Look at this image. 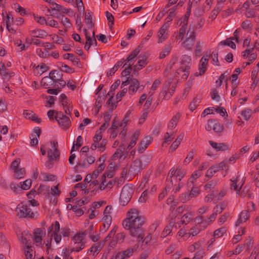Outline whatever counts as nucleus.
Segmentation results:
<instances>
[{"mask_svg":"<svg viewBox=\"0 0 259 259\" xmlns=\"http://www.w3.org/2000/svg\"><path fill=\"white\" fill-rule=\"evenodd\" d=\"M145 221L144 217L139 214L138 209L132 208L127 211L126 218L122 221V226L125 229L130 231L132 236L139 239L140 242L144 237V230L142 227Z\"/></svg>","mask_w":259,"mask_h":259,"instance_id":"obj_1","label":"nucleus"},{"mask_svg":"<svg viewBox=\"0 0 259 259\" xmlns=\"http://www.w3.org/2000/svg\"><path fill=\"white\" fill-rule=\"evenodd\" d=\"M49 233L51 232V237H54L55 241L57 243L60 242L62 238L61 235L64 237H67L70 234V229L68 228H62L60 234H59L60 228L59 223L58 221H56L54 224H52L51 226L49 228Z\"/></svg>","mask_w":259,"mask_h":259,"instance_id":"obj_2","label":"nucleus"},{"mask_svg":"<svg viewBox=\"0 0 259 259\" xmlns=\"http://www.w3.org/2000/svg\"><path fill=\"white\" fill-rule=\"evenodd\" d=\"M87 235V232L84 231L82 233H76L73 237L72 240L75 246L71 249V252H78L83 249L85 246V241L84 238Z\"/></svg>","mask_w":259,"mask_h":259,"instance_id":"obj_3","label":"nucleus"},{"mask_svg":"<svg viewBox=\"0 0 259 259\" xmlns=\"http://www.w3.org/2000/svg\"><path fill=\"white\" fill-rule=\"evenodd\" d=\"M55 119L59 126L63 130H68L71 125V121L69 117L64 115L61 111L56 113Z\"/></svg>","mask_w":259,"mask_h":259,"instance_id":"obj_4","label":"nucleus"},{"mask_svg":"<svg viewBox=\"0 0 259 259\" xmlns=\"http://www.w3.org/2000/svg\"><path fill=\"white\" fill-rule=\"evenodd\" d=\"M19 211L18 212V215L20 218H31L32 219L34 217V213L32 211L30 205L21 203L19 205Z\"/></svg>","mask_w":259,"mask_h":259,"instance_id":"obj_5","label":"nucleus"},{"mask_svg":"<svg viewBox=\"0 0 259 259\" xmlns=\"http://www.w3.org/2000/svg\"><path fill=\"white\" fill-rule=\"evenodd\" d=\"M132 190L130 186H124L121 190L120 197V204L122 206H125L130 202L132 196Z\"/></svg>","mask_w":259,"mask_h":259,"instance_id":"obj_6","label":"nucleus"},{"mask_svg":"<svg viewBox=\"0 0 259 259\" xmlns=\"http://www.w3.org/2000/svg\"><path fill=\"white\" fill-rule=\"evenodd\" d=\"M187 37L183 42V45L187 50H191L195 41L196 35L194 28H191V25L187 33Z\"/></svg>","mask_w":259,"mask_h":259,"instance_id":"obj_7","label":"nucleus"},{"mask_svg":"<svg viewBox=\"0 0 259 259\" xmlns=\"http://www.w3.org/2000/svg\"><path fill=\"white\" fill-rule=\"evenodd\" d=\"M208 61V56H203L200 60L199 65V72H196L195 75L196 76L203 75L206 70V66Z\"/></svg>","mask_w":259,"mask_h":259,"instance_id":"obj_8","label":"nucleus"},{"mask_svg":"<svg viewBox=\"0 0 259 259\" xmlns=\"http://www.w3.org/2000/svg\"><path fill=\"white\" fill-rule=\"evenodd\" d=\"M0 74L4 80L8 81L11 77L14 75V73L10 72L6 68L5 64L0 62Z\"/></svg>","mask_w":259,"mask_h":259,"instance_id":"obj_9","label":"nucleus"},{"mask_svg":"<svg viewBox=\"0 0 259 259\" xmlns=\"http://www.w3.org/2000/svg\"><path fill=\"white\" fill-rule=\"evenodd\" d=\"M171 82V81H167V84L165 88L163 87L162 91L161 92V94H162L164 98L166 99H169L172 96L175 91V87L174 86L171 87L170 91L168 92L166 91L170 86Z\"/></svg>","mask_w":259,"mask_h":259,"instance_id":"obj_10","label":"nucleus"},{"mask_svg":"<svg viewBox=\"0 0 259 259\" xmlns=\"http://www.w3.org/2000/svg\"><path fill=\"white\" fill-rule=\"evenodd\" d=\"M140 88V86L139 80L136 78H131V83L128 88L129 94L131 95L135 94Z\"/></svg>","mask_w":259,"mask_h":259,"instance_id":"obj_11","label":"nucleus"},{"mask_svg":"<svg viewBox=\"0 0 259 259\" xmlns=\"http://www.w3.org/2000/svg\"><path fill=\"white\" fill-rule=\"evenodd\" d=\"M181 116V114L178 112L172 116L168 124V129L169 130H172L177 126Z\"/></svg>","mask_w":259,"mask_h":259,"instance_id":"obj_12","label":"nucleus"},{"mask_svg":"<svg viewBox=\"0 0 259 259\" xmlns=\"http://www.w3.org/2000/svg\"><path fill=\"white\" fill-rule=\"evenodd\" d=\"M144 168L143 167L141 161L138 159L135 160L131 166V171H133L134 173L138 174Z\"/></svg>","mask_w":259,"mask_h":259,"instance_id":"obj_13","label":"nucleus"},{"mask_svg":"<svg viewBox=\"0 0 259 259\" xmlns=\"http://www.w3.org/2000/svg\"><path fill=\"white\" fill-rule=\"evenodd\" d=\"M168 26L165 24L163 25L159 30L157 36L158 38V43H161L164 41L167 38L165 34L166 30L167 29Z\"/></svg>","mask_w":259,"mask_h":259,"instance_id":"obj_14","label":"nucleus"},{"mask_svg":"<svg viewBox=\"0 0 259 259\" xmlns=\"http://www.w3.org/2000/svg\"><path fill=\"white\" fill-rule=\"evenodd\" d=\"M56 83V82H54V80L50 75L44 77L41 81V85L45 89H48L51 86L54 87L55 84Z\"/></svg>","mask_w":259,"mask_h":259,"instance_id":"obj_15","label":"nucleus"},{"mask_svg":"<svg viewBox=\"0 0 259 259\" xmlns=\"http://www.w3.org/2000/svg\"><path fill=\"white\" fill-rule=\"evenodd\" d=\"M48 159L50 160H59L60 158V152L58 148L55 149H49L48 151Z\"/></svg>","mask_w":259,"mask_h":259,"instance_id":"obj_16","label":"nucleus"},{"mask_svg":"<svg viewBox=\"0 0 259 259\" xmlns=\"http://www.w3.org/2000/svg\"><path fill=\"white\" fill-rule=\"evenodd\" d=\"M134 249L133 248H129L120 252L117 253L118 257L120 259H127L133 255Z\"/></svg>","mask_w":259,"mask_h":259,"instance_id":"obj_17","label":"nucleus"},{"mask_svg":"<svg viewBox=\"0 0 259 259\" xmlns=\"http://www.w3.org/2000/svg\"><path fill=\"white\" fill-rule=\"evenodd\" d=\"M124 144L125 141H122L121 142V145L119 146V148L117 149L116 151L112 155V158L113 159H116L118 158L121 159L122 158L123 155L124 151L125 150Z\"/></svg>","mask_w":259,"mask_h":259,"instance_id":"obj_18","label":"nucleus"},{"mask_svg":"<svg viewBox=\"0 0 259 259\" xmlns=\"http://www.w3.org/2000/svg\"><path fill=\"white\" fill-rule=\"evenodd\" d=\"M102 220L103 222V228H101V231L105 232L108 229L111 224L112 217L111 216H104Z\"/></svg>","mask_w":259,"mask_h":259,"instance_id":"obj_19","label":"nucleus"},{"mask_svg":"<svg viewBox=\"0 0 259 259\" xmlns=\"http://www.w3.org/2000/svg\"><path fill=\"white\" fill-rule=\"evenodd\" d=\"M23 114L25 116L26 118L31 119L36 123H40L41 121V119L36 117L35 114L31 111L24 110Z\"/></svg>","mask_w":259,"mask_h":259,"instance_id":"obj_20","label":"nucleus"},{"mask_svg":"<svg viewBox=\"0 0 259 259\" xmlns=\"http://www.w3.org/2000/svg\"><path fill=\"white\" fill-rule=\"evenodd\" d=\"M181 64L185 66L184 68H187V69H190L191 66V58L190 56L184 55L182 56L180 61Z\"/></svg>","mask_w":259,"mask_h":259,"instance_id":"obj_21","label":"nucleus"},{"mask_svg":"<svg viewBox=\"0 0 259 259\" xmlns=\"http://www.w3.org/2000/svg\"><path fill=\"white\" fill-rule=\"evenodd\" d=\"M42 232L40 229H36L34 232L33 240L36 243L37 246L41 245Z\"/></svg>","mask_w":259,"mask_h":259,"instance_id":"obj_22","label":"nucleus"},{"mask_svg":"<svg viewBox=\"0 0 259 259\" xmlns=\"http://www.w3.org/2000/svg\"><path fill=\"white\" fill-rule=\"evenodd\" d=\"M50 76L54 80V82L57 83L58 80L62 78L63 74L61 71L54 70L50 72Z\"/></svg>","mask_w":259,"mask_h":259,"instance_id":"obj_23","label":"nucleus"},{"mask_svg":"<svg viewBox=\"0 0 259 259\" xmlns=\"http://www.w3.org/2000/svg\"><path fill=\"white\" fill-rule=\"evenodd\" d=\"M147 64V58L145 56H143L142 59L138 61L136 65L134 66L133 69L134 71L141 70L143 67H145Z\"/></svg>","mask_w":259,"mask_h":259,"instance_id":"obj_24","label":"nucleus"},{"mask_svg":"<svg viewBox=\"0 0 259 259\" xmlns=\"http://www.w3.org/2000/svg\"><path fill=\"white\" fill-rule=\"evenodd\" d=\"M31 34L34 37H39L44 38L47 36L48 34L46 31L41 29L33 30L31 31Z\"/></svg>","mask_w":259,"mask_h":259,"instance_id":"obj_25","label":"nucleus"},{"mask_svg":"<svg viewBox=\"0 0 259 259\" xmlns=\"http://www.w3.org/2000/svg\"><path fill=\"white\" fill-rule=\"evenodd\" d=\"M238 181V177H233L231 179V189L232 190H234L237 191H240L241 189L243 184L239 187L238 185H237V182Z\"/></svg>","mask_w":259,"mask_h":259,"instance_id":"obj_26","label":"nucleus"},{"mask_svg":"<svg viewBox=\"0 0 259 259\" xmlns=\"http://www.w3.org/2000/svg\"><path fill=\"white\" fill-rule=\"evenodd\" d=\"M227 205L228 202L226 201H223L214 207L213 211L216 212L218 214H220L225 209Z\"/></svg>","mask_w":259,"mask_h":259,"instance_id":"obj_27","label":"nucleus"},{"mask_svg":"<svg viewBox=\"0 0 259 259\" xmlns=\"http://www.w3.org/2000/svg\"><path fill=\"white\" fill-rule=\"evenodd\" d=\"M31 235L30 234H25L24 235V234H22V237L21 239V241L22 243L24 244L27 248V249H30V247H32L30 245V243H29V241H30Z\"/></svg>","mask_w":259,"mask_h":259,"instance_id":"obj_28","label":"nucleus"},{"mask_svg":"<svg viewBox=\"0 0 259 259\" xmlns=\"http://www.w3.org/2000/svg\"><path fill=\"white\" fill-rule=\"evenodd\" d=\"M151 159H152V156L151 155H150V154L143 155L142 156L141 159H140V160L141 161V162L142 164L143 167H144L145 168L146 167H147L148 165V164L150 163V161H151Z\"/></svg>","mask_w":259,"mask_h":259,"instance_id":"obj_29","label":"nucleus"},{"mask_svg":"<svg viewBox=\"0 0 259 259\" xmlns=\"http://www.w3.org/2000/svg\"><path fill=\"white\" fill-rule=\"evenodd\" d=\"M175 136V133L174 132H166L164 135V141L162 143V146H164L165 144H168L170 142Z\"/></svg>","mask_w":259,"mask_h":259,"instance_id":"obj_30","label":"nucleus"},{"mask_svg":"<svg viewBox=\"0 0 259 259\" xmlns=\"http://www.w3.org/2000/svg\"><path fill=\"white\" fill-rule=\"evenodd\" d=\"M201 100V98L200 97H195L192 102L191 103V104L189 105V108L191 111H193L195 110L197 106L199 105V103H200Z\"/></svg>","mask_w":259,"mask_h":259,"instance_id":"obj_31","label":"nucleus"},{"mask_svg":"<svg viewBox=\"0 0 259 259\" xmlns=\"http://www.w3.org/2000/svg\"><path fill=\"white\" fill-rule=\"evenodd\" d=\"M182 72L184 73L181 77L184 80L187 79L190 74V69H187V68H184V67H181L177 70L176 73L180 74Z\"/></svg>","mask_w":259,"mask_h":259,"instance_id":"obj_32","label":"nucleus"},{"mask_svg":"<svg viewBox=\"0 0 259 259\" xmlns=\"http://www.w3.org/2000/svg\"><path fill=\"white\" fill-rule=\"evenodd\" d=\"M140 51V46L135 49L133 52L128 56L127 59L125 60L126 61L130 64L132 63V61L137 56Z\"/></svg>","mask_w":259,"mask_h":259,"instance_id":"obj_33","label":"nucleus"},{"mask_svg":"<svg viewBox=\"0 0 259 259\" xmlns=\"http://www.w3.org/2000/svg\"><path fill=\"white\" fill-rule=\"evenodd\" d=\"M171 47L169 45L165 46L163 50L160 52L159 58L161 59L167 56L170 52Z\"/></svg>","mask_w":259,"mask_h":259,"instance_id":"obj_34","label":"nucleus"},{"mask_svg":"<svg viewBox=\"0 0 259 259\" xmlns=\"http://www.w3.org/2000/svg\"><path fill=\"white\" fill-rule=\"evenodd\" d=\"M85 156L86 157L85 159L83 161V162L81 163H79L78 164L81 165L82 167H84L86 166L85 161L89 164H92L94 163L95 161V158L91 155H89L88 154H85Z\"/></svg>","mask_w":259,"mask_h":259,"instance_id":"obj_35","label":"nucleus"},{"mask_svg":"<svg viewBox=\"0 0 259 259\" xmlns=\"http://www.w3.org/2000/svg\"><path fill=\"white\" fill-rule=\"evenodd\" d=\"M55 7L52 8L53 10H56L58 12H60L62 13H65L66 14H68L71 10L70 9H67L64 7L60 5H59L57 3L55 4Z\"/></svg>","mask_w":259,"mask_h":259,"instance_id":"obj_36","label":"nucleus"},{"mask_svg":"<svg viewBox=\"0 0 259 259\" xmlns=\"http://www.w3.org/2000/svg\"><path fill=\"white\" fill-rule=\"evenodd\" d=\"M14 171L15 172V178L18 179L24 178L25 175V170L23 168H19L14 170Z\"/></svg>","mask_w":259,"mask_h":259,"instance_id":"obj_37","label":"nucleus"},{"mask_svg":"<svg viewBox=\"0 0 259 259\" xmlns=\"http://www.w3.org/2000/svg\"><path fill=\"white\" fill-rule=\"evenodd\" d=\"M232 39H233V38H231V37L227 38L225 40L221 41L219 43V45L228 46L231 48L235 49L236 48V45L232 41Z\"/></svg>","mask_w":259,"mask_h":259,"instance_id":"obj_38","label":"nucleus"},{"mask_svg":"<svg viewBox=\"0 0 259 259\" xmlns=\"http://www.w3.org/2000/svg\"><path fill=\"white\" fill-rule=\"evenodd\" d=\"M105 167V164L102 163L99 164L98 168L96 169L92 173L93 178L96 179L100 173H101L104 169Z\"/></svg>","mask_w":259,"mask_h":259,"instance_id":"obj_39","label":"nucleus"},{"mask_svg":"<svg viewBox=\"0 0 259 259\" xmlns=\"http://www.w3.org/2000/svg\"><path fill=\"white\" fill-rule=\"evenodd\" d=\"M84 33L85 35V38L87 39V44H89L90 45H93L94 44H97V40L94 36L95 32L94 31L93 32V37L91 38L90 36L88 35L87 30L86 29H84Z\"/></svg>","mask_w":259,"mask_h":259,"instance_id":"obj_40","label":"nucleus"},{"mask_svg":"<svg viewBox=\"0 0 259 259\" xmlns=\"http://www.w3.org/2000/svg\"><path fill=\"white\" fill-rule=\"evenodd\" d=\"M64 58L71 61L73 63L78 64L80 61L79 59L75 57L73 54L67 53L64 55Z\"/></svg>","mask_w":259,"mask_h":259,"instance_id":"obj_41","label":"nucleus"},{"mask_svg":"<svg viewBox=\"0 0 259 259\" xmlns=\"http://www.w3.org/2000/svg\"><path fill=\"white\" fill-rule=\"evenodd\" d=\"M212 129L214 132L218 133L219 135H220V134L224 130V126L223 124L216 122L213 124Z\"/></svg>","mask_w":259,"mask_h":259,"instance_id":"obj_42","label":"nucleus"},{"mask_svg":"<svg viewBox=\"0 0 259 259\" xmlns=\"http://www.w3.org/2000/svg\"><path fill=\"white\" fill-rule=\"evenodd\" d=\"M174 226V223L170 222L169 223L168 225L166 226L165 227V228L162 232V235H163V237H166V236H167L171 233L172 228Z\"/></svg>","mask_w":259,"mask_h":259,"instance_id":"obj_43","label":"nucleus"},{"mask_svg":"<svg viewBox=\"0 0 259 259\" xmlns=\"http://www.w3.org/2000/svg\"><path fill=\"white\" fill-rule=\"evenodd\" d=\"M150 176V174L147 172L143 178L142 181L140 185V187L141 189H144L146 187V184L149 181V179Z\"/></svg>","mask_w":259,"mask_h":259,"instance_id":"obj_44","label":"nucleus"},{"mask_svg":"<svg viewBox=\"0 0 259 259\" xmlns=\"http://www.w3.org/2000/svg\"><path fill=\"white\" fill-rule=\"evenodd\" d=\"M191 195L187 192L182 194L179 197V200L182 203H185L190 200L191 198Z\"/></svg>","mask_w":259,"mask_h":259,"instance_id":"obj_45","label":"nucleus"},{"mask_svg":"<svg viewBox=\"0 0 259 259\" xmlns=\"http://www.w3.org/2000/svg\"><path fill=\"white\" fill-rule=\"evenodd\" d=\"M61 20L62 24L65 27L67 28H71L72 24L68 18L65 17L64 15H62L61 16Z\"/></svg>","mask_w":259,"mask_h":259,"instance_id":"obj_46","label":"nucleus"},{"mask_svg":"<svg viewBox=\"0 0 259 259\" xmlns=\"http://www.w3.org/2000/svg\"><path fill=\"white\" fill-rule=\"evenodd\" d=\"M192 5H193V2L189 1V4H188V7L187 8L186 13L184 18L183 22L188 23V19H189V18L190 14H191V9Z\"/></svg>","mask_w":259,"mask_h":259,"instance_id":"obj_47","label":"nucleus"},{"mask_svg":"<svg viewBox=\"0 0 259 259\" xmlns=\"http://www.w3.org/2000/svg\"><path fill=\"white\" fill-rule=\"evenodd\" d=\"M41 176L42 179L45 181H54L56 177V176L53 175H50L46 172H41Z\"/></svg>","mask_w":259,"mask_h":259,"instance_id":"obj_48","label":"nucleus"},{"mask_svg":"<svg viewBox=\"0 0 259 259\" xmlns=\"http://www.w3.org/2000/svg\"><path fill=\"white\" fill-rule=\"evenodd\" d=\"M252 114V110L250 109H246L242 111L241 115L243 119L245 120H248Z\"/></svg>","mask_w":259,"mask_h":259,"instance_id":"obj_49","label":"nucleus"},{"mask_svg":"<svg viewBox=\"0 0 259 259\" xmlns=\"http://www.w3.org/2000/svg\"><path fill=\"white\" fill-rule=\"evenodd\" d=\"M46 25L50 26L51 27H54L56 28L59 27V24L57 22V21H56L54 19H52L51 18H48L46 19Z\"/></svg>","mask_w":259,"mask_h":259,"instance_id":"obj_50","label":"nucleus"},{"mask_svg":"<svg viewBox=\"0 0 259 259\" xmlns=\"http://www.w3.org/2000/svg\"><path fill=\"white\" fill-rule=\"evenodd\" d=\"M85 21L88 28L92 29L94 26V23L92 21V18L89 13H88V15H85Z\"/></svg>","mask_w":259,"mask_h":259,"instance_id":"obj_51","label":"nucleus"},{"mask_svg":"<svg viewBox=\"0 0 259 259\" xmlns=\"http://www.w3.org/2000/svg\"><path fill=\"white\" fill-rule=\"evenodd\" d=\"M226 232V229L224 227L220 228L214 232L213 235L216 238L222 236Z\"/></svg>","mask_w":259,"mask_h":259,"instance_id":"obj_52","label":"nucleus"},{"mask_svg":"<svg viewBox=\"0 0 259 259\" xmlns=\"http://www.w3.org/2000/svg\"><path fill=\"white\" fill-rule=\"evenodd\" d=\"M161 83V82L160 79L157 78V79H155L154 81V82H153V84L151 88L150 91L149 92V94L152 93V92L154 93V92L160 85Z\"/></svg>","mask_w":259,"mask_h":259,"instance_id":"obj_53","label":"nucleus"},{"mask_svg":"<svg viewBox=\"0 0 259 259\" xmlns=\"http://www.w3.org/2000/svg\"><path fill=\"white\" fill-rule=\"evenodd\" d=\"M22 190H28L31 186V180L30 179H27L24 182L20 183Z\"/></svg>","mask_w":259,"mask_h":259,"instance_id":"obj_54","label":"nucleus"},{"mask_svg":"<svg viewBox=\"0 0 259 259\" xmlns=\"http://www.w3.org/2000/svg\"><path fill=\"white\" fill-rule=\"evenodd\" d=\"M60 101L63 105L64 108H65L67 105H68V100L67 96L64 94H62L60 96Z\"/></svg>","mask_w":259,"mask_h":259,"instance_id":"obj_55","label":"nucleus"},{"mask_svg":"<svg viewBox=\"0 0 259 259\" xmlns=\"http://www.w3.org/2000/svg\"><path fill=\"white\" fill-rule=\"evenodd\" d=\"M178 60V57L177 56H174L171 59H170L169 63L167 65V69L171 70L173 66L176 63V62Z\"/></svg>","mask_w":259,"mask_h":259,"instance_id":"obj_56","label":"nucleus"},{"mask_svg":"<svg viewBox=\"0 0 259 259\" xmlns=\"http://www.w3.org/2000/svg\"><path fill=\"white\" fill-rule=\"evenodd\" d=\"M239 217L245 222L250 217L249 212L248 210H243L240 213Z\"/></svg>","mask_w":259,"mask_h":259,"instance_id":"obj_57","label":"nucleus"},{"mask_svg":"<svg viewBox=\"0 0 259 259\" xmlns=\"http://www.w3.org/2000/svg\"><path fill=\"white\" fill-rule=\"evenodd\" d=\"M210 96L212 100L219 101L220 96L219 95L218 91L216 89H212L210 92Z\"/></svg>","mask_w":259,"mask_h":259,"instance_id":"obj_58","label":"nucleus"},{"mask_svg":"<svg viewBox=\"0 0 259 259\" xmlns=\"http://www.w3.org/2000/svg\"><path fill=\"white\" fill-rule=\"evenodd\" d=\"M184 25L181 27L179 30V37L182 39L183 38L184 35L186 32V26L188 23L183 22Z\"/></svg>","mask_w":259,"mask_h":259,"instance_id":"obj_59","label":"nucleus"},{"mask_svg":"<svg viewBox=\"0 0 259 259\" xmlns=\"http://www.w3.org/2000/svg\"><path fill=\"white\" fill-rule=\"evenodd\" d=\"M211 56L212 57V63L213 64L216 65V66H220V64L219 63V61L218 60V52H213Z\"/></svg>","mask_w":259,"mask_h":259,"instance_id":"obj_60","label":"nucleus"},{"mask_svg":"<svg viewBox=\"0 0 259 259\" xmlns=\"http://www.w3.org/2000/svg\"><path fill=\"white\" fill-rule=\"evenodd\" d=\"M10 188L15 193H19L22 190L20 185H19L14 183H11L10 184Z\"/></svg>","mask_w":259,"mask_h":259,"instance_id":"obj_61","label":"nucleus"},{"mask_svg":"<svg viewBox=\"0 0 259 259\" xmlns=\"http://www.w3.org/2000/svg\"><path fill=\"white\" fill-rule=\"evenodd\" d=\"M175 172H176V179L179 178V181H181L185 175L184 172L179 167L175 170Z\"/></svg>","mask_w":259,"mask_h":259,"instance_id":"obj_62","label":"nucleus"},{"mask_svg":"<svg viewBox=\"0 0 259 259\" xmlns=\"http://www.w3.org/2000/svg\"><path fill=\"white\" fill-rule=\"evenodd\" d=\"M199 193L200 189L198 187L193 186L190 194L191 195V197H196L199 195Z\"/></svg>","mask_w":259,"mask_h":259,"instance_id":"obj_63","label":"nucleus"},{"mask_svg":"<svg viewBox=\"0 0 259 259\" xmlns=\"http://www.w3.org/2000/svg\"><path fill=\"white\" fill-rule=\"evenodd\" d=\"M194 155V152L193 151H191L189 154H188L186 158L185 159L184 163L185 164H187L190 163L191 160L193 159Z\"/></svg>","mask_w":259,"mask_h":259,"instance_id":"obj_64","label":"nucleus"}]
</instances>
